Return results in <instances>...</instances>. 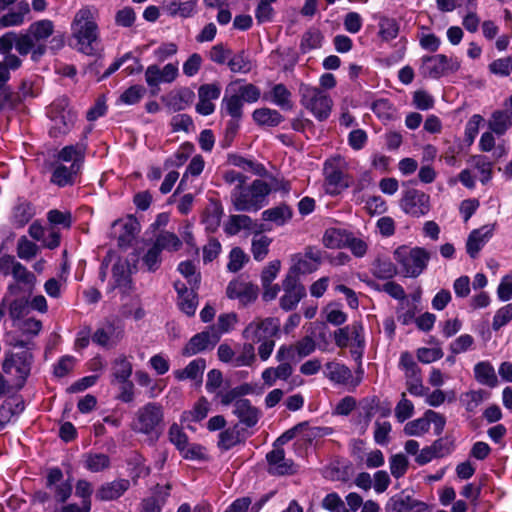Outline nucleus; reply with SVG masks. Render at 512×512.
I'll return each mask as SVG.
<instances>
[{"instance_id": "nucleus-22", "label": "nucleus", "mask_w": 512, "mask_h": 512, "mask_svg": "<svg viewBox=\"0 0 512 512\" xmlns=\"http://www.w3.org/2000/svg\"><path fill=\"white\" fill-rule=\"evenodd\" d=\"M324 375L332 383L355 387L359 381H354L352 371L343 363L338 361H329L325 364Z\"/></svg>"}, {"instance_id": "nucleus-3", "label": "nucleus", "mask_w": 512, "mask_h": 512, "mask_svg": "<svg viewBox=\"0 0 512 512\" xmlns=\"http://www.w3.org/2000/svg\"><path fill=\"white\" fill-rule=\"evenodd\" d=\"M271 188L261 179L254 180L251 185H240L231 191V202L236 211L255 212L267 203Z\"/></svg>"}, {"instance_id": "nucleus-57", "label": "nucleus", "mask_w": 512, "mask_h": 512, "mask_svg": "<svg viewBox=\"0 0 512 512\" xmlns=\"http://www.w3.org/2000/svg\"><path fill=\"white\" fill-rule=\"evenodd\" d=\"M240 441L239 431L236 428H228L220 432L217 445L220 450L228 451Z\"/></svg>"}, {"instance_id": "nucleus-13", "label": "nucleus", "mask_w": 512, "mask_h": 512, "mask_svg": "<svg viewBox=\"0 0 512 512\" xmlns=\"http://www.w3.org/2000/svg\"><path fill=\"white\" fill-rule=\"evenodd\" d=\"M220 340V333L215 326L195 334L183 348V355L193 356L205 350L213 349Z\"/></svg>"}, {"instance_id": "nucleus-49", "label": "nucleus", "mask_w": 512, "mask_h": 512, "mask_svg": "<svg viewBox=\"0 0 512 512\" xmlns=\"http://www.w3.org/2000/svg\"><path fill=\"white\" fill-rule=\"evenodd\" d=\"M34 215V207L27 201H19L13 209V221L19 227L26 225Z\"/></svg>"}, {"instance_id": "nucleus-40", "label": "nucleus", "mask_w": 512, "mask_h": 512, "mask_svg": "<svg viewBox=\"0 0 512 512\" xmlns=\"http://www.w3.org/2000/svg\"><path fill=\"white\" fill-rule=\"evenodd\" d=\"M324 37L318 28L312 27L305 31L300 41V51L303 54L310 52L311 50L318 49L322 46Z\"/></svg>"}, {"instance_id": "nucleus-61", "label": "nucleus", "mask_w": 512, "mask_h": 512, "mask_svg": "<svg viewBox=\"0 0 512 512\" xmlns=\"http://www.w3.org/2000/svg\"><path fill=\"white\" fill-rule=\"evenodd\" d=\"M509 117L504 111H495L489 122L491 131L499 136L505 134L509 127Z\"/></svg>"}, {"instance_id": "nucleus-50", "label": "nucleus", "mask_w": 512, "mask_h": 512, "mask_svg": "<svg viewBox=\"0 0 512 512\" xmlns=\"http://www.w3.org/2000/svg\"><path fill=\"white\" fill-rule=\"evenodd\" d=\"M169 486L159 487L157 486V491L155 495L145 499L143 501V510L142 512H161V508L165 502V498L168 496Z\"/></svg>"}, {"instance_id": "nucleus-20", "label": "nucleus", "mask_w": 512, "mask_h": 512, "mask_svg": "<svg viewBox=\"0 0 512 512\" xmlns=\"http://www.w3.org/2000/svg\"><path fill=\"white\" fill-rule=\"evenodd\" d=\"M123 335L124 331L121 326L107 322L94 332L92 342L104 348H112L118 344Z\"/></svg>"}, {"instance_id": "nucleus-36", "label": "nucleus", "mask_w": 512, "mask_h": 512, "mask_svg": "<svg viewBox=\"0 0 512 512\" xmlns=\"http://www.w3.org/2000/svg\"><path fill=\"white\" fill-rule=\"evenodd\" d=\"M252 117L259 126L265 127H276L284 120L280 112L266 107L254 110Z\"/></svg>"}, {"instance_id": "nucleus-5", "label": "nucleus", "mask_w": 512, "mask_h": 512, "mask_svg": "<svg viewBox=\"0 0 512 512\" xmlns=\"http://www.w3.org/2000/svg\"><path fill=\"white\" fill-rule=\"evenodd\" d=\"M324 189L331 196H336L350 187L353 178L348 173V164L341 156L327 159L323 166Z\"/></svg>"}, {"instance_id": "nucleus-41", "label": "nucleus", "mask_w": 512, "mask_h": 512, "mask_svg": "<svg viewBox=\"0 0 512 512\" xmlns=\"http://www.w3.org/2000/svg\"><path fill=\"white\" fill-rule=\"evenodd\" d=\"M252 228V219L243 214L231 215L224 224V231L228 235H236L241 230H251Z\"/></svg>"}, {"instance_id": "nucleus-25", "label": "nucleus", "mask_w": 512, "mask_h": 512, "mask_svg": "<svg viewBox=\"0 0 512 512\" xmlns=\"http://www.w3.org/2000/svg\"><path fill=\"white\" fill-rule=\"evenodd\" d=\"M233 414L239 419L240 423L246 427H254L261 416L258 408L253 406L248 399L238 400L234 403Z\"/></svg>"}, {"instance_id": "nucleus-1", "label": "nucleus", "mask_w": 512, "mask_h": 512, "mask_svg": "<svg viewBox=\"0 0 512 512\" xmlns=\"http://www.w3.org/2000/svg\"><path fill=\"white\" fill-rule=\"evenodd\" d=\"M97 14V9L83 7L75 14L71 25L77 49L86 55H93L97 50L99 40Z\"/></svg>"}, {"instance_id": "nucleus-56", "label": "nucleus", "mask_w": 512, "mask_h": 512, "mask_svg": "<svg viewBox=\"0 0 512 512\" xmlns=\"http://www.w3.org/2000/svg\"><path fill=\"white\" fill-rule=\"evenodd\" d=\"M414 404L406 397L405 393L401 394V399L394 409L395 418L399 423H403L414 414Z\"/></svg>"}, {"instance_id": "nucleus-37", "label": "nucleus", "mask_w": 512, "mask_h": 512, "mask_svg": "<svg viewBox=\"0 0 512 512\" xmlns=\"http://www.w3.org/2000/svg\"><path fill=\"white\" fill-rule=\"evenodd\" d=\"M132 363L124 355L117 357L112 363V383L127 382L132 375Z\"/></svg>"}, {"instance_id": "nucleus-4", "label": "nucleus", "mask_w": 512, "mask_h": 512, "mask_svg": "<svg viewBox=\"0 0 512 512\" xmlns=\"http://www.w3.org/2000/svg\"><path fill=\"white\" fill-rule=\"evenodd\" d=\"M10 345L25 349L19 353L7 354L3 362V371L12 378L15 387L21 389L31 371L33 356L29 350L33 348V342L13 338Z\"/></svg>"}, {"instance_id": "nucleus-23", "label": "nucleus", "mask_w": 512, "mask_h": 512, "mask_svg": "<svg viewBox=\"0 0 512 512\" xmlns=\"http://www.w3.org/2000/svg\"><path fill=\"white\" fill-rule=\"evenodd\" d=\"M425 509V503L413 500L404 492L392 496L385 505L386 512H410L412 510L422 512Z\"/></svg>"}, {"instance_id": "nucleus-35", "label": "nucleus", "mask_w": 512, "mask_h": 512, "mask_svg": "<svg viewBox=\"0 0 512 512\" xmlns=\"http://www.w3.org/2000/svg\"><path fill=\"white\" fill-rule=\"evenodd\" d=\"M210 409L208 400L201 397L193 406L191 410L184 411L180 416L181 424H186L188 428L190 422H199L206 418Z\"/></svg>"}, {"instance_id": "nucleus-6", "label": "nucleus", "mask_w": 512, "mask_h": 512, "mask_svg": "<svg viewBox=\"0 0 512 512\" xmlns=\"http://www.w3.org/2000/svg\"><path fill=\"white\" fill-rule=\"evenodd\" d=\"M394 258L405 277L416 278L426 269L430 253L422 247L401 246L395 250Z\"/></svg>"}, {"instance_id": "nucleus-64", "label": "nucleus", "mask_w": 512, "mask_h": 512, "mask_svg": "<svg viewBox=\"0 0 512 512\" xmlns=\"http://www.w3.org/2000/svg\"><path fill=\"white\" fill-rule=\"evenodd\" d=\"M322 507L330 512H350L346 509L341 497L335 492L329 493L324 497Z\"/></svg>"}, {"instance_id": "nucleus-53", "label": "nucleus", "mask_w": 512, "mask_h": 512, "mask_svg": "<svg viewBox=\"0 0 512 512\" xmlns=\"http://www.w3.org/2000/svg\"><path fill=\"white\" fill-rule=\"evenodd\" d=\"M248 392L249 388L247 385H240L228 391L218 392L217 397L220 399L222 405L228 406L230 404L234 405L238 400H242V396L246 395Z\"/></svg>"}, {"instance_id": "nucleus-15", "label": "nucleus", "mask_w": 512, "mask_h": 512, "mask_svg": "<svg viewBox=\"0 0 512 512\" xmlns=\"http://www.w3.org/2000/svg\"><path fill=\"white\" fill-rule=\"evenodd\" d=\"M364 340V328L360 321H354L334 332V341L339 348H346L352 344L362 346Z\"/></svg>"}, {"instance_id": "nucleus-21", "label": "nucleus", "mask_w": 512, "mask_h": 512, "mask_svg": "<svg viewBox=\"0 0 512 512\" xmlns=\"http://www.w3.org/2000/svg\"><path fill=\"white\" fill-rule=\"evenodd\" d=\"M495 226V224H486L470 232L466 242V251L471 258H476L479 251L492 238Z\"/></svg>"}, {"instance_id": "nucleus-28", "label": "nucleus", "mask_w": 512, "mask_h": 512, "mask_svg": "<svg viewBox=\"0 0 512 512\" xmlns=\"http://www.w3.org/2000/svg\"><path fill=\"white\" fill-rule=\"evenodd\" d=\"M130 487L127 479H117L103 484L96 493V498L101 501H112L121 497Z\"/></svg>"}, {"instance_id": "nucleus-58", "label": "nucleus", "mask_w": 512, "mask_h": 512, "mask_svg": "<svg viewBox=\"0 0 512 512\" xmlns=\"http://www.w3.org/2000/svg\"><path fill=\"white\" fill-rule=\"evenodd\" d=\"M294 264L290 268L287 274H292L298 277L299 274H309L315 271L318 267L315 263H311V260H308L302 254H297L293 257Z\"/></svg>"}, {"instance_id": "nucleus-10", "label": "nucleus", "mask_w": 512, "mask_h": 512, "mask_svg": "<svg viewBox=\"0 0 512 512\" xmlns=\"http://www.w3.org/2000/svg\"><path fill=\"white\" fill-rule=\"evenodd\" d=\"M460 68V61L444 54L423 56L421 59L420 73L424 77L439 79L447 73H453Z\"/></svg>"}, {"instance_id": "nucleus-17", "label": "nucleus", "mask_w": 512, "mask_h": 512, "mask_svg": "<svg viewBox=\"0 0 512 512\" xmlns=\"http://www.w3.org/2000/svg\"><path fill=\"white\" fill-rule=\"evenodd\" d=\"M178 74V65L175 63H168L163 68L153 64L146 68L145 81L150 88L158 87L162 83H172Z\"/></svg>"}, {"instance_id": "nucleus-63", "label": "nucleus", "mask_w": 512, "mask_h": 512, "mask_svg": "<svg viewBox=\"0 0 512 512\" xmlns=\"http://www.w3.org/2000/svg\"><path fill=\"white\" fill-rule=\"evenodd\" d=\"M168 438L178 451H183L188 444V436L177 423H173L169 427Z\"/></svg>"}, {"instance_id": "nucleus-43", "label": "nucleus", "mask_w": 512, "mask_h": 512, "mask_svg": "<svg viewBox=\"0 0 512 512\" xmlns=\"http://www.w3.org/2000/svg\"><path fill=\"white\" fill-rule=\"evenodd\" d=\"M476 380L486 386L494 387L497 385V376L494 367L489 362H479L474 367Z\"/></svg>"}, {"instance_id": "nucleus-32", "label": "nucleus", "mask_w": 512, "mask_h": 512, "mask_svg": "<svg viewBox=\"0 0 512 512\" xmlns=\"http://www.w3.org/2000/svg\"><path fill=\"white\" fill-rule=\"evenodd\" d=\"M292 217L293 210L285 203L266 209L262 212V219L264 221L272 222L277 226L285 225L292 219Z\"/></svg>"}, {"instance_id": "nucleus-33", "label": "nucleus", "mask_w": 512, "mask_h": 512, "mask_svg": "<svg viewBox=\"0 0 512 512\" xmlns=\"http://www.w3.org/2000/svg\"><path fill=\"white\" fill-rule=\"evenodd\" d=\"M30 12L27 1H20L14 9L0 17V28L19 26L23 24L25 16Z\"/></svg>"}, {"instance_id": "nucleus-31", "label": "nucleus", "mask_w": 512, "mask_h": 512, "mask_svg": "<svg viewBox=\"0 0 512 512\" xmlns=\"http://www.w3.org/2000/svg\"><path fill=\"white\" fill-rule=\"evenodd\" d=\"M15 48L20 55L32 53V59L35 61L46 52V46L44 44H36L32 35L28 32L20 35L17 34Z\"/></svg>"}, {"instance_id": "nucleus-47", "label": "nucleus", "mask_w": 512, "mask_h": 512, "mask_svg": "<svg viewBox=\"0 0 512 512\" xmlns=\"http://www.w3.org/2000/svg\"><path fill=\"white\" fill-rule=\"evenodd\" d=\"M322 241L327 248H341L348 242V234L342 229L329 228L325 231Z\"/></svg>"}, {"instance_id": "nucleus-14", "label": "nucleus", "mask_w": 512, "mask_h": 512, "mask_svg": "<svg viewBox=\"0 0 512 512\" xmlns=\"http://www.w3.org/2000/svg\"><path fill=\"white\" fill-rule=\"evenodd\" d=\"M282 287L284 294L280 298V307L285 311L293 310L306 295L305 287L298 277L292 274L286 275Z\"/></svg>"}, {"instance_id": "nucleus-45", "label": "nucleus", "mask_w": 512, "mask_h": 512, "mask_svg": "<svg viewBox=\"0 0 512 512\" xmlns=\"http://www.w3.org/2000/svg\"><path fill=\"white\" fill-rule=\"evenodd\" d=\"M161 252L163 250L166 251H178L181 246L182 242L179 239V237L169 231H162L160 232L153 243Z\"/></svg>"}, {"instance_id": "nucleus-18", "label": "nucleus", "mask_w": 512, "mask_h": 512, "mask_svg": "<svg viewBox=\"0 0 512 512\" xmlns=\"http://www.w3.org/2000/svg\"><path fill=\"white\" fill-rule=\"evenodd\" d=\"M266 459L269 465L268 472L271 475H291L297 471L293 460L285 457V452L281 447H276L267 453Z\"/></svg>"}, {"instance_id": "nucleus-16", "label": "nucleus", "mask_w": 512, "mask_h": 512, "mask_svg": "<svg viewBox=\"0 0 512 512\" xmlns=\"http://www.w3.org/2000/svg\"><path fill=\"white\" fill-rule=\"evenodd\" d=\"M174 288L177 292V304L179 309L187 316H193L198 307L197 289L199 286H193L182 281H175Z\"/></svg>"}, {"instance_id": "nucleus-60", "label": "nucleus", "mask_w": 512, "mask_h": 512, "mask_svg": "<svg viewBox=\"0 0 512 512\" xmlns=\"http://www.w3.org/2000/svg\"><path fill=\"white\" fill-rule=\"evenodd\" d=\"M429 430V419L426 412L420 418L412 420L404 426V433L407 436H421Z\"/></svg>"}, {"instance_id": "nucleus-11", "label": "nucleus", "mask_w": 512, "mask_h": 512, "mask_svg": "<svg viewBox=\"0 0 512 512\" xmlns=\"http://www.w3.org/2000/svg\"><path fill=\"white\" fill-rule=\"evenodd\" d=\"M316 350V342L311 336H304L294 344L281 345L276 352V360L295 361L311 355Z\"/></svg>"}, {"instance_id": "nucleus-24", "label": "nucleus", "mask_w": 512, "mask_h": 512, "mask_svg": "<svg viewBox=\"0 0 512 512\" xmlns=\"http://www.w3.org/2000/svg\"><path fill=\"white\" fill-rule=\"evenodd\" d=\"M244 102L237 95L234 83L230 84L221 101V113L229 115L231 118L241 119L243 116Z\"/></svg>"}, {"instance_id": "nucleus-26", "label": "nucleus", "mask_w": 512, "mask_h": 512, "mask_svg": "<svg viewBox=\"0 0 512 512\" xmlns=\"http://www.w3.org/2000/svg\"><path fill=\"white\" fill-rule=\"evenodd\" d=\"M80 170L81 169H78L76 165L70 166L55 161L52 166V175L50 181L59 187L73 185Z\"/></svg>"}, {"instance_id": "nucleus-55", "label": "nucleus", "mask_w": 512, "mask_h": 512, "mask_svg": "<svg viewBox=\"0 0 512 512\" xmlns=\"http://www.w3.org/2000/svg\"><path fill=\"white\" fill-rule=\"evenodd\" d=\"M9 317L13 321V326L24 320L29 312V303L27 300L20 298L13 300L8 307Z\"/></svg>"}, {"instance_id": "nucleus-59", "label": "nucleus", "mask_w": 512, "mask_h": 512, "mask_svg": "<svg viewBox=\"0 0 512 512\" xmlns=\"http://www.w3.org/2000/svg\"><path fill=\"white\" fill-rule=\"evenodd\" d=\"M23 336H26V340H30V338L35 337L39 334L42 329V322L40 320L34 318H25L24 320L18 322L14 325Z\"/></svg>"}, {"instance_id": "nucleus-8", "label": "nucleus", "mask_w": 512, "mask_h": 512, "mask_svg": "<svg viewBox=\"0 0 512 512\" xmlns=\"http://www.w3.org/2000/svg\"><path fill=\"white\" fill-rule=\"evenodd\" d=\"M301 103L319 121L326 120L332 109V99L324 91L309 85L300 86Z\"/></svg>"}, {"instance_id": "nucleus-2", "label": "nucleus", "mask_w": 512, "mask_h": 512, "mask_svg": "<svg viewBox=\"0 0 512 512\" xmlns=\"http://www.w3.org/2000/svg\"><path fill=\"white\" fill-rule=\"evenodd\" d=\"M130 428L153 442L157 441L165 428L164 408L160 403L148 402L134 413Z\"/></svg>"}, {"instance_id": "nucleus-38", "label": "nucleus", "mask_w": 512, "mask_h": 512, "mask_svg": "<svg viewBox=\"0 0 512 512\" xmlns=\"http://www.w3.org/2000/svg\"><path fill=\"white\" fill-rule=\"evenodd\" d=\"M53 31L54 24L48 19L36 21L28 29V33L32 35L36 44H43L42 42L48 39L53 34Z\"/></svg>"}, {"instance_id": "nucleus-30", "label": "nucleus", "mask_w": 512, "mask_h": 512, "mask_svg": "<svg viewBox=\"0 0 512 512\" xmlns=\"http://www.w3.org/2000/svg\"><path fill=\"white\" fill-rule=\"evenodd\" d=\"M86 146L83 143H77L75 145H67L63 147L57 154L56 161L60 163H70V166H77L81 169Z\"/></svg>"}, {"instance_id": "nucleus-34", "label": "nucleus", "mask_w": 512, "mask_h": 512, "mask_svg": "<svg viewBox=\"0 0 512 512\" xmlns=\"http://www.w3.org/2000/svg\"><path fill=\"white\" fill-rule=\"evenodd\" d=\"M205 368V360L197 358L192 360L184 369L175 370L174 376L179 381L190 379L201 382Z\"/></svg>"}, {"instance_id": "nucleus-51", "label": "nucleus", "mask_w": 512, "mask_h": 512, "mask_svg": "<svg viewBox=\"0 0 512 512\" xmlns=\"http://www.w3.org/2000/svg\"><path fill=\"white\" fill-rule=\"evenodd\" d=\"M227 65L231 72L241 74H247L252 68L251 61L244 51L231 55Z\"/></svg>"}, {"instance_id": "nucleus-44", "label": "nucleus", "mask_w": 512, "mask_h": 512, "mask_svg": "<svg viewBox=\"0 0 512 512\" xmlns=\"http://www.w3.org/2000/svg\"><path fill=\"white\" fill-rule=\"evenodd\" d=\"M84 467L90 472H101L110 467V458L104 453H87L84 455Z\"/></svg>"}, {"instance_id": "nucleus-12", "label": "nucleus", "mask_w": 512, "mask_h": 512, "mask_svg": "<svg viewBox=\"0 0 512 512\" xmlns=\"http://www.w3.org/2000/svg\"><path fill=\"white\" fill-rule=\"evenodd\" d=\"M429 195L424 192L408 188L403 191L400 199L401 209L408 215L413 217H420L428 213L429 206Z\"/></svg>"}, {"instance_id": "nucleus-27", "label": "nucleus", "mask_w": 512, "mask_h": 512, "mask_svg": "<svg viewBox=\"0 0 512 512\" xmlns=\"http://www.w3.org/2000/svg\"><path fill=\"white\" fill-rule=\"evenodd\" d=\"M111 290L118 288L122 293L127 294L132 289V280L129 272V265L125 261H117L112 267Z\"/></svg>"}, {"instance_id": "nucleus-54", "label": "nucleus", "mask_w": 512, "mask_h": 512, "mask_svg": "<svg viewBox=\"0 0 512 512\" xmlns=\"http://www.w3.org/2000/svg\"><path fill=\"white\" fill-rule=\"evenodd\" d=\"M17 256L25 261L34 258L39 252V246L34 242L27 239L26 236H21L17 242Z\"/></svg>"}, {"instance_id": "nucleus-46", "label": "nucleus", "mask_w": 512, "mask_h": 512, "mask_svg": "<svg viewBox=\"0 0 512 512\" xmlns=\"http://www.w3.org/2000/svg\"><path fill=\"white\" fill-rule=\"evenodd\" d=\"M471 167L478 170L480 181L487 183L492 178V162L484 155H474L468 160Z\"/></svg>"}, {"instance_id": "nucleus-39", "label": "nucleus", "mask_w": 512, "mask_h": 512, "mask_svg": "<svg viewBox=\"0 0 512 512\" xmlns=\"http://www.w3.org/2000/svg\"><path fill=\"white\" fill-rule=\"evenodd\" d=\"M256 360L254 344L247 341L235 351L234 367H252Z\"/></svg>"}, {"instance_id": "nucleus-19", "label": "nucleus", "mask_w": 512, "mask_h": 512, "mask_svg": "<svg viewBox=\"0 0 512 512\" xmlns=\"http://www.w3.org/2000/svg\"><path fill=\"white\" fill-rule=\"evenodd\" d=\"M226 295L230 299H237L240 304L245 306L257 298L258 288L249 282L234 279L229 282Z\"/></svg>"}, {"instance_id": "nucleus-52", "label": "nucleus", "mask_w": 512, "mask_h": 512, "mask_svg": "<svg viewBox=\"0 0 512 512\" xmlns=\"http://www.w3.org/2000/svg\"><path fill=\"white\" fill-rule=\"evenodd\" d=\"M193 97V93L189 90H183L176 94L170 95L167 100V107L173 112L186 109Z\"/></svg>"}, {"instance_id": "nucleus-7", "label": "nucleus", "mask_w": 512, "mask_h": 512, "mask_svg": "<svg viewBox=\"0 0 512 512\" xmlns=\"http://www.w3.org/2000/svg\"><path fill=\"white\" fill-rule=\"evenodd\" d=\"M48 115L51 120L49 133L52 137L68 133L76 120V113L69 107L66 97L56 99L50 105Z\"/></svg>"}, {"instance_id": "nucleus-48", "label": "nucleus", "mask_w": 512, "mask_h": 512, "mask_svg": "<svg viewBox=\"0 0 512 512\" xmlns=\"http://www.w3.org/2000/svg\"><path fill=\"white\" fill-rule=\"evenodd\" d=\"M378 26V34L383 41H391L395 39L399 34V24L393 18L380 16Z\"/></svg>"}, {"instance_id": "nucleus-62", "label": "nucleus", "mask_w": 512, "mask_h": 512, "mask_svg": "<svg viewBox=\"0 0 512 512\" xmlns=\"http://www.w3.org/2000/svg\"><path fill=\"white\" fill-rule=\"evenodd\" d=\"M271 239L265 235L255 236L252 240V254L255 260L262 261L268 254Z\"/></svg>"}, {"instance_id": "nucleus-42", "label": "nucleus", "mask_w": 512, "mask_h": 512, "mask_svg": "<svg viewBox=\"0 0 512 512\" xmlns=\"http://www.w3.org/2000/svg\"><path fill=\"white\" fill-rule=\"evenodd\" d=\"M115 225H120L123 230L118 238L120 244L130 243L140 231V223L133 216H128L124 220L117 221Z\"/></svg>"}, {"instance_id": "nucleus-9", "label": "nucleus", "mask_w": 512, "mask_h": 512, "mask_svg": "<svg viewBox=\"0 0 512 512\" xmlns=\"http://www.w3.org/2000/svg\"><path fill=\"white\" fill-rule=\"evenodd\" d=\"M279 333L280 320L278 318H256L244 328L242 338L254 344L278 337Z\"/></svg>"}, {"instance_id": "nucleus-29", "label": "nucleus", "mask_w": 512, "mask_h": 512, "mask_svg": "<svg viewBox=\"0 0 512 512\" xmlns=\"http://www.w3.org/2000/svg\"><path fill=\"white\" fill-rule=\"evenodd\" d=\"M263 98L282 110L287 111L293 108L292 93L282 83L273 85L271 90L264 94Z\"/></svg>"}]
</instances>
